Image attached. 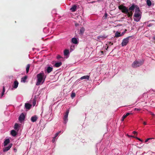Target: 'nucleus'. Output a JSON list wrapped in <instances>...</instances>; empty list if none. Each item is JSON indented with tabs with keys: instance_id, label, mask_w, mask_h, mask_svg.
Wrapping results in <instances>:
<instances>
[{
	"instance_id": "obj_6",
	"label": "nucleus",
	"mask_w": 155,
	"mask_h": 155,
	"mask_svg": "<svg viewBox=\"0 0 155 155\" xmlns=\"http://www.w3.org/2000/svg\"><path fill=\"white\" fill-rule=\"evenodd\" d=\"M25 118V116L23 113H22L20 115L18 120L20 122H21L23 121L24 120Z\"/></svg>"
},
{
	"instance_id": "obj_18",
	"label": "nucleus",
	"mask_w": 155,
	"mask_h": 155,
	"mask_svg": "<svg viewBox=\"0 0 155 155\" xmlns=\"http://www.w3.org/2000/svg\"><path fill=\"white\" fill-rule=\"evenodd\" d=\"M130 114V113H127L126 115H124L122 117V119L121 120L122 121H123L125 118L127 116L129 115Z\"/></svg>"
},
{
	"instance_id": "obj_41",
	"label": "nucleus",
	"mask_w": 155,
	"mask_h": 155,
	"mask_svg": "<svg viewBox=\"0 0 155 155\" xmlns=\"http://www.w3.org/2000/svg\"><path fill=\"white\" fill-rule=\"evenodd\" d=\"M61 56H60V55H58L57 56V58L58 59H59L60 58H61Z\"/></svg>"
},
{
	"instance_id": "obj_37",
	"label": "nucleus",
	"mask_w": 155,
	"mask_h": 155,
	"mask_svg": "<svg viewBox=\"0 0 155 155\" xmlns=\"http://www.w3.org/2000/svg\"><path fill=\"white\" fill-rule=\"evenodd\" d=\"M152 138H148L145 141V142H147L150 139H151Z\"/></svg>"
},
{
	"instance_id": "obj_2",
	"label": "nucleus",
	"mask_w": 155,
	"mask_h": 155,
	"mask_svg": "<svg viewBox=\"0 0 155 155\" xmlns=\"http://www.w3.org/2000/svg\"><path fill=\"white\" fill-rule=\"evenodd\" d=\"M118 8L120 10H121L122 12L123 13H125L126 14L127 13H128V9L127 8L123 5L119 6Z\"/></svg>"
},
{
	"instance_id": "obj_28",
	"label": "nucleus",
	"mask_w": 155,
	"mask_h": 155,
	"mask_svg": "<svg viewBox=\"0 0 155 155\" xmlns=\"http://www.w3.org/2000/svg\"><path fill=\"white\" fill-rule=\"evenodd\" d=\"M30 67V65L29 64H28L27 65V67H26V71L27 73H28V72Z\"/></svg>"
},
{
	"instance_id": "obj_43",
	"label": "nucleus",
	"mask_w": 155,
	"mask_h": 155,
	"mask_svg": "<svg viewBox=\"0 0 155 155\" xmlns=\"http://www.w3.org/2000/svg\"><path fill=\"white\" fill-rule=\"evenodd\" d=\"M140 110V109H138V108H135V110Z\"/></svg>"
},
{
	"instance_id": "obj_26",
	"label": "nucleus",
	"mask_w": 155,
	"mask_h": 155,
	"mask_svg": "<svg viewBox=\"0 0 155 155\" xmlns=\"http://www.w3.org/2000/svg\"><path fill=\"white\" fill-rule=\"evenodd\" d=\"M18 125L17 123H15L14 126V129L15 130H17L18 131Z\"/></svg>"
},
{
	"instance_id": "obj_31",
	"label": "nucleus",
	"mask_w": 155,
	"mask_h": 155,
	"mask_svg": "<svg viewBox=\"0 0 155 155\" xmlns=\"http://www.w3.org/2000/svg\"><path fill=\"white\" fill-rule=\"evenodd\" d=\"M84 28H83V27H82L80 29V33H81V34H82L83 33L84 31Z\"/></svg>"
},
{
	"instance_id": "obj_21",
	"label": "nucleus",
	"mask_w": 155,
	"mask_h": 155,
	"mask_svg": "<svg viewBox=\"0 0 155 155\" xmlns=\"http://www.w3.org/2000/svg\"><path fill=\"white\" fill-rule=\"evenodd\" d=\"M89 76L88 75L84 76L83 77H82L80 79L81 80H82L83 79H87L88 80H89Z\"/></svg>"
},
{
	"instance_id": "obj_23",
	"label": "nucleus",
	"mask_w": 155,
	"mask_h": 155,
	"mask_svg": "<svg viewBox=\"0 0 155 155\" xmlns=\"http://www.w3.org/2000/svg\"><path fill=\"white\" fill-rule=\"evenodd\" d=\"M69 110L68 109L66 110V113L64 115V117H68V114L69 113Z\"/></svg>"
},
{
	"instance_id": "obj_38",
	"label": "nucleus",
	"mask_w": 155,
	"mask_h": 155,
	"mask_svg": "<svg viewBox=\"0 0 155 155\" xmlns=\"http://www.w3.org/2000/svg\"><path fill=\"white\" fill-rule=\"evenodd\" d=\"M137 140L141 141H142V140L141 139H140L139 138H138V137H135Z\"/></svg>"
},
{
	"instance_id": "obj_51",
	"label": "nucleus",
	"mask_w": 155,
	"mask_h": 155,
	"mask_svg": "<svg viewBox=\"0 0 155 155\" xmlns=\"http://www.w3.org/2000/svg\"><path fill=\"white\" fill-rule=\"evenodd\" d=\"M131 137H134L133 136H131Z\"/></svg>"
},
{
	"instance_id": "obj_29",
	"label": "nucleus",
	"mask_w": 155,
	"mask_h": 155,
	"mask_svg": "<svg viewBox=\"0 0 155 155\" xmlns=\"http://www.w3.org/2000/svg\"><path fill=\"white\" fill-rule=\"evenodd\" d=\"M147 4L148 6H150L151 5V2L150 0H147Z\"/></svg>"
},
{
	"instance_id": "obj_39",
	"label": "nucleus",
	"mask_w": 155,
	"mask_h": 155,
	"mask_svg": "<svg viewBox=\"0 0 155 155\" xmlns=\"http://www.w3.org/2000/svg\"><path fill=\"white\" fill-rule=\"evenodd\" d=\"M153 25V24H152L150 23V24H149L148 26V27H151Z\"/></svg>"
},
{
	"instance_id": "obj_8",
	"label": "nucleus",
	"mask_w": 155,
	"mask_h": 155,
	"mask_svg": "<svg viewBox=\"0 0 155 155\" xmlns=\"http://www.w3.org/2000/svg\"><path fill=\"white\" fill-rule=\"evenodd\" d=\"M31 107V105L29 103H25V107L26 109L29 110Z\"/></svg>"
},
{
	"instance_id": "obj_19",
	"label": "nucleus",
	"mask_w": 155,
	"mask_h": 155,
	"mask_svg": "<svg viewBox=\"0 0 155 155\" xmlns=\"http://www.w3.org/2000/svg\"><path fill=\"white\" fill-rule=\"evenodd\" d=\"M62 65V63L61 62H57L54 64V66L56 67H59Z\"/></svg>"
},
{
	"instance_id": "obj_3",
	"label": "nucleus",
	"mask_w": 155,
	"mask_h": 155,
	"mask_svg": "<svg viewBox=\"0 0 155 155\" xmlns=\"http://www.w3.org/2000/svg\"><path fill=\"white\" fill-rule=\"evenodd\" d=\"M143 64V62L142 61H135L132 64V66L134 68H136L139 67L142 65Z\"/></svg>"
},
{
	"instance_id": "obj_20",
	"label": "nucleus",
	"mask_w": 155,
	"mask_h": 155,
	"mask_svg": "<svg viewBox=\"0 0 155 155\" xmlns=\"http://www.w3.org/2000/svg\"><path fill=\"white\" fill-rule=\"evenodd\" d=\"M122 36V35L120 34V32H119L117 31L115 34V37L117 38H118L120 36Z\"/></svg>"
},
{
	"instance_id": "obj_32",
	"label": "nucleus",
	"mask_w": 155,
	"mask_h": 155,
	"mask_svg": "<svg viewBox=\"0 0 155 155\" xmlns=\"http://www.w3.org/2000/svg\"><path fill=\"white\" fill-rule=\"evenodd\" d=\"M5 87L4 86H3V91L2 92V94H1V96H2L4 94V92H5Z\"/></svg>"
},
{
	"instance_id": "obj_7",
	"label": "nucleus",
	"mask_w": 155,
	"mask_h": 155,
	"mask_svg": "<svg viewBox=\"0 0 155 155\" xmlns=\"http://www.w3.org/2000/svg\"><path fill=\"white\" fill-rule=\"evenodd\" d=\"M12 143H10L8 147L4 148H3V151L6 152L8 151L12 147Z\"/></svg>"
},
{
	"instance_id": "obj_30",
	"label": "nucleus",
	"mask_w": 155,
	"mask_h": 155,
	"mask_svg": "<svg viewBox=\"0 0 155 155\" xmlns=\"http://www.w3.org/2000/svg\"><path fill=\"white\" fill-rule=\"evenodd\" d=\"M63 119L64 123L65 124H66L68 121V117H64V116Z\"/></svg>"
},
{
	"instance_id": "obj_17",
	"label": "nucleus",
	"mask_w": 155,
	"mask_h": 155,
	"mask_svg": "<svg viewBox=\"0 0 155 155\" xmlns=\"http://www.w3.org/2000/svg\"><path fill=\"white\" fill-rule=\"evenodd\" d=\"M72 42L74 44H77L78 43V41L77 39L76 38H73L72 39Z\"/></svg>"
},
{
	"instance_id": "obj_16",
	"label": "nucleus",
	"mask_w": 155,
	"mask_h": 155,
	"mask_svg": "<svg viewBox=\"0 0 155 155\" xmlns=\"http://www.w3.org/2000/svg\"><path fill=\"white\" fill-rule=\"evenodd\" d=\"M53 70V68L52 67H48L47 68V72L48 73H49L51 71H52Z\"/></svg>"
},
{
	"instance_id": "obj_11",
	"label": "nucleus",
	"mask_w": 155,
	"mask_h": 155,
	"mask_svg": "<svg viewBox=\"0 0 155 155\" xmlns=\"http://www.w3.org/2000/svg\"><path fill=\"white\" fill-rule=\"evenodd\" d=\"M77 6L76 5H74L70 9V10L72 12L75 11L77 9Z\"/></svg>"
},
{
	"instance_id": "obj_48",
	"label": "nucleus",
	"mask_w": 155,
	"mask_h": 155,
	"mask_svg": "<svg viewBox=\"0 0 155 155\" xmlns=\"http://www.w3.org/2000/svg\"><path fill=\"white\" fill-rule=\"evenodd\" d=\"M151 115H153V116H154V114H151Z\"/></svg>"
},
{
	"instance_id": "obj_5",
	"label": "nucleus",
	"mask_w": 155,
	"mask_h": 155,
	"mask_svg": "<svg viewBox=\"0 0 155 155\" xmlns=\"http://www.w3.org/2000/svg\"><path fill=\"white\" fill-rule=\"evenodd\" d=\"M140 13H134V20L135 21L138 22L140 19Z\"/></svg>"
},
{
	"instance_id": "obj_24",
	"label": "nucleus",
	"mask_w": 155,
	"mask_h": 155,
	"mask_svg": "<svg viewBox=\"0 0 155 155\" xmlns=\"http://www.w3.org/2000/svg\"><path fill=\"white\" fill-rule=\"evenodd\" d=\"M136 9L135 13H140V9L139 7H138L137 6H135Z\"/></svg>"
},
{
	"instance_id": "obj_33",
	"label": "nucleus",
	"mask_w": 155,
	"mask_h": 155,
	"mask_svg": "<svg viewBox=\"0 0 155 155\" xmlns=\"http://www.w3.org/2000/svg\"><path fill=\"white\" fill-rule=\"evenodd\" d=\"M75 94L74 93H72L71 95V97L73 98L75 96Z\"/></svg>"
},
{
	"instance_id": "obj_4",
	"label": "nucleus",
	"mask_w": 155,
	"mask_h": 155,
	"mask_svg": "<svg viewBox=\"0 0 155 155\" xmlns=\"http://www.w3.org/2000/svg\"><path fill=\"white\" fill-rule=\"evenodd\" d=\"M131 36H129L123 40L121 43L122 46H125L127 45L129 41V38Z\"/></svg>"
},
{
	"instance_id": "obj_10",
	"label": "nucleus",
	"mask_w": 155,
	"mask_h": 155,
	"mask_svg": "<svg viewBox=\"0 0 155 155\" xmlns=\"http://www.w3.org/2000/svg\"><path fill=\"white\" fill-rule=\"evenodd\" d=\"M132 11H130L129 12H128V13H127L126 14L128 17L130 18H131L132 17L133 14Z\"/></svg>"
},
{
	"instance_id": "obj_9",
	"label": "nucleus",
	"mask_w": 155,
	"mask_h": 155,
	"mask_svg": "<svg viewBox=\"0 0 155 155\" xmlns=\"http://www.w3.org/2000/svg\"><path fill=\"white\" fill-rule=\"evenodd\" d=\"M38 119V118L36 116H34L32 117L31 118V120L32 122H35Z\"/></svg>"
},
{
	"instance_id": "obj_12",
	"label": "nucleus",
	"mask_w": 155,
	"mask_h": 155,
	"mask_svg": "<svg viewBox=\"0 0 155 155\" xmlns=\"http://www.w3.org/2000/svg\"><path fill=\"white\" fill-rule=\"evenodd\" d=\"M10 143V140L9 139H6L4 142V146H6L8 143Z\"/></svg>"
},
{
	"instance_id": "obj_14",
	"label": "nucleus",
	"mask_w": 155,
	"mask_h": 155,
	"mask_svg": "<svg viewBox=\"0 0 155 155\" xmlns=\"http://www.w3.org/2000/svg\"><path fill=\"white\" fill-rule=\"evenodd\" d=\"M107 38V37L105 35H100L97 38L100 40H103Z\"/></svg>"
},
{
	"instance_id": "obj_45",
	"label": "nucleus",
	"mask_w": 155,
	"mask_h": 155,
	"mask_svg": "<svg viewBox=\"0 0 155 155\" xmlns=\"http://www.w3.org/2000/svg\"><path fill=\"white\" fill-rule=\"evenodd\" d=\"M108 48V45H107V48H106V50H107V49Z\"/></svg>"
},
{
	"instance_id": "obj_15",
	"label": "nucleus",
	"mask_w": 155,
	"mask_h": 155,
	"mask_svg": "<svg viewBox=\"0 0 155 155\" xmlns=\"http://www.w3.org/2000/svg\"><path fill=\"white\" fill-rule=\"evenodd\" d=\"M18 81H15L14 82V85L13 87V88H16L18 87Z\"/></svg>"
},
{
	"instance_id": "obj_25",
	"label": "nucleus",
	"mask_w": 155,
	"mask_h": 155,
	"mask_svg": "<svg viewBox=\"0 0 155 155\" xmlns=\"http://www.w3.org/2000/svg\"><path fill=\"white\" fill-rule=\"evenodd\" d=\"M69 53V51L68 50L66 49L64 51V55L65 56L67 55Z\"/></svg>"
},
{
	"instance_id": "obj_47",
	"label": "nucleus",
	"mask_w": 155,
	"mask_h": 155,
	"mask_svg": "<svg viewBox=\"0 0 155 155\" xmlns=\"http://www.w3.org/2000/svg\"><path fill=\"white\" fill-rule=\"evenodd\" d=\"M78 25V24H75V25L76 26H77Z\"/></svg>"
},
{
	"instance_id": "obj_1",
	"label": "nucleus",
	"mask_w": 155,
	"mask_h": 155,
	"mask_svg": "<svg viewBox=\"0 0 155 155\" xmlns=\"http://www.w3.org/2000/svg\"><path fill=\"white\" fill-rule=\"evenodd\" d=\"M44 74L43 72H41L37 74V80L36 84L37 85H39L43 81L42 83L44 82L45 81V79H44Z\"/></svg>"
},
{
	"instance_id": "obj_52",
	"label": "nucleus",
	"mask_w": 155,
	"mask_h": 155,
	"mask_svg": "<svg viewBox=\"0 0 155 155\" xmlns=\"http://www.w3.org/2000/svg\"><path fill=\"white\" fill-rule=\"evenodd\" d=\"M14 150H15V149H14Z\"/></svg>"
},
{
	"instance_id": "obj_42",
	"label": "nucleus",
	"mask_w": 155,
	"mask_h": 155,
	"mask_svg": "<svg viewBox=\"0 0 155 155\" xmlns=\"http://www.w3.org/2000/svg\"><path fill=\"white\" fill-rule=\"evenodd\" d=\"M133 133L134 134H137V132L135 131H134L133 132Z\"/></svg>"
},
{
	"instance_id": "obj_35",
	"label": "nucleus",
	"mask_w": 155,
	"mask_h": 155,
	"mask_svg": "<svg viewBox=\"0 0 155 155\" xmlns=\"http://www.w3.org/2000/svg\"><path fill=\"white\" fill-rule=\"evenodd\" d=\"M55 137H54L53 138V139L52 140V142H53V143H54L55 141Z\"/></svg>"
},
{
	"instance_id": "obj_50",
	"label": "nucleus",
	"mask_w": 155,
	"mask_h": 155,
	"mask_svg": "<svg viewBox=\"0 0 155 155\" xmlns=\"http://www.w3.org/2000/svg\"><path fill=\"white\" fill-rule=\"evenodd\" d=\"M153 39H154V40H155V37H154L153 38Z\"/></svg>"
},
{
	"instance_id": "obj_44",
	"label": "nucleus",
	"mask_w": 155,
	"mask_h": 155,
	"mask_svg": "<svg viewBox=\"0 0 155 155\" xmlns=\"http://www.w3.org/2000/svg\"><path fill=\"white\" fill-rule=\"evenodd\" d=\"M143 124L144 125H146L147 124V123L146 122H144L143 123Z\"/></svg>"
},
{
	"instance_id": "obj_40",
	"label": "nucleus",
	"mask_w": 155,
	"mask_h": 155,
	"mask_svg": "<svg viewBox=\"0 0 155 155\" xmlns=\"http://www.w3.org/2000/svg\"><path fill=\"white\" fill-rule=\"evenodd\" d=\"M113 45V43H111V42H110L109 43V45Z\"/></svg>"
},
{
	"instance_id": "obj_22",
	"label": "nucleus",
	"mask_w": 155,
	"mask_h": 155,
	"mask_svg": "<svg viewBox=\"0 0 155 155\" xmlns=\"http://www.w3.org/2000/svg\"><path fill=\"white\" fill-rule=\"evenodd\" d=\"M135 6L134 5H133L131 7L129 8L128 10L130 11H133L135 8Z\"/></svg>"
},
{
	"instance_id": "obj_36",
	"label": "nucleus",
	"mask_w": 155,
	"mask_h": 155,
	"mask_svg": "<svg viewBox=\"0 0 155 155\" xmlns=\"http://www.w3.org/2000/svg\"><path fill=\"white\" fill-rule=\"evenodd\" d=\"M127 31V30L126 29H125L124 31L122 33L121 35H122V36H123L124 34Z\"/></svg>"
},
{
	"instance_id": "obj_46",
	"label": "nucleus",
	"mask_w": 155,
	"mask_h": 155,
	"mask_svg": "<svg viewBox=\"0 0 155 155\" xmlns=\"http://www.w3.org/2000/svg\"><path fill=\"white\" fill-rule=\"evenodd\" d=\"M105 15L106 17H107V13H105Z\"/></svg>"
},
{
	"instance_id": "obj_34",
	"label": "nucleus",
	"mask_w": 155,
	"mask_h": 155,
	"mask_svg": "<svg viewBox=\"0 0 155 155\" xmlns=\"http://www.w3.org/2000/svg\"><path fill=\"white\" fill-rule=\"evenodd\" d=\"M60 132H61V131H59V132L55 134V136L54 137H55L56 138L58 135L59 133Z\"/></svg>"
},
{
	"instance_id": "obj_27",
	"label": "nucleus",
	"mask_w": 155,
	"mask_h": 155,
	"mask_svg": "<svg viewBox=\"0 0 155 155\" xmlns=\"http://www.w3.org/2000/svg\"><path fill=\"white\" fill-rule=\"evenodd\" d=\"M27 77L26 76H25L24 77H23L21 78V81H23L24 82H25L26 81V80L27 79Z\"/></svg>"
},
{
	"instance_id": "obj_13",
	"label": "nucleus",
	"mask_w": 155,
	"mask_h": 155,
	"mask_svg": "<svg viewBox=\"0 0 155 155\" xmlns=\"http://www.w3.org/2000/svg\"><path fill=\"white\" fill-rule=\"evenodd\" d=\"M11 134L14 137L17 134V133L16 131L13 130H11Z\"/></svg>"
},
{
	"instance_id": "obj_49",
	"label": "nucleus",
	"mask_w": 155,
	"mask_h": 155,
	"mask_svg": "<svg viewBox=\"0 0 155 155\" xmlns=\"http://www.w3.org/2000/svg\"><path fill=\"white\" fill-rule=\"evenodd\" d=\"M101 53H103V51H101Z\"/></svg>"
}]
</instances>
